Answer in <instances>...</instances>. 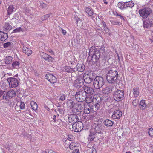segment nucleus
<instances>
[{
	"label": "nucleus",
	"instance_id": "1",
	"mask_svg": "<svg viewBox=\"0 0 153 153\" xmlns=\"http://www.w3.org/2000/svg\"><path fill=\"white\" fill-rule=\"evenodd\" d=\"M95 49L94 46H92L89 49V54L93 63L97 62L100 58L104 63L109 59L108 54L105 51L104 45L101 46L98 50Z\"/></svg>",
	"mask_w": 153,
	"mask_h": 153
},
{
	"label": "nucleus",
	"instance_id": "2",
	"mask_svg": "<svg viewBox=\"0 0 153 153\" xmlns=\"http://www.w3.org/2000/svg\"><path fill=\"white\" fill-rule=\"evenodd\" d=\"M106 79L109 83H113L116 82L118 76L116 68L110 66L105 69Z\"/></svg>",
	"mask_w": 153,
	"mask_h": 153
},
{
	"label": "nucleus",
	"instance_id": "3",
	"mask_svg": "<svg viewBox=\"0 0 153 153\" xmlns=\"http://www.w3.org/2000/svg\"><path fill=\"white\" fill-rule=\"evenodd\" d=\"M76 100L78 102H83L85 100L86 98L87 95L86 93L83 90L80 89L77 92L74 91Z\"/></svg>",
	"mask_w": 153,
	"mask_h": 153
},
{
	"label": "nucleus",
	"instance_id": "4",
	"mask_svg": "<svg viewBox=\"0 0 153 153\" xmlns=\"http://www.w3.org/2000/svg\"><path fill=\"white\" fill-rule=\"evenodd\" d=\"M104 83V80L103 77L96 76L94 80L93 85L96 89H99L102 86Z\"/></svg>",
	"mask_w": 153,
	"mask_h": 153
},
{
	"label": "nucleus",
	"instance_id": "5",
	"mask_svg": "<svg viewBox=\"0 0 153 153\" xmlns=\"http://www.w3.org/2000/svg\"><path fill=\"white\" fill-rule=\"evenodd\" d=\"M2 102L6 105L7 106L13 107L14 105V103L13 99H11L5 93L2 96Z\"/></svg>",
	"mask_w": 153,
	"mask_h": 153
},
{
	"label": "nucleus",
	"instance_id": "6",
	"mask_svg": "<svg viewBox=\"0 0 153 153\" xmlns=\"http://www.w3.org/2000/svg\"><path fill=\"white\" fill-rule=\"evenodd\" d=\"M124 97L123 90L117 89L115 91L113 94V98L115 101L119 102L121 101Z\"/></svg>",
	"mask_w": 153,
	"mask_h": 153
},
{
	"label": "nucleus",
	"instance_id": "7",
	"mask_svg": "<svg viewBox=\"0 0 153 153\" xmlns=\"http://www.w3.org/2000/svg\"><path fill=\"white\" fill-rule=\"evenodd\" d=\"M69 128L75 132H79L81 131L83 128V124L81 122H78L76 124L71 125Z\"/></svg>",
	"mask_w": 153,
	"mask_h": 153
},
{
	"label": "nucleus",
	"instance_id": "8",
	"mask_svg": "<svg viewBox=\"0 0 153 153\" xmlns=\"http://www.w3.org/2000/svg\"><path fill=\"white\" fill-rule=\"evenodd\" d=\"M6 81L9 83L10 87L11 88H16L19 85V81L18 79L14 77H10Z\"/></svg>",
	"mask_w": 153,
	"mask_h": 153
},
{
	"label": "nucleus",
	"instance_id": "9",
	"mask_svg": "<svg viewBox=\"0 0 153 153\" xmlns=\"http://www.w3.org/2000/svg\"><path fill=\"white\" fill-rule=\"evenodd\" d=\"M84 81L83 79L78 78L76 80L74 81L73 83L74 86L78 89L84 86Z\"/></svg>",
	"mask_w": 153,
	"mask_h": 153
},
{
	"label": "nucleus",
	"instance_id": "10",
	"mask_svg": "<svg viewBox=\"0 0 153 153\" xmlns=\"http://www.w3.org/2000/svg\"><path fill=\"white\" fill-rule=\"evenodd\" d=\"M82 90L87 94L94 95L95 94V91L93 88L86 85H84Z\"/></svg>",
	"mask_w": 153,
	"mask_h": 153
},
{
	"label": "nucleus",
	"instance_id": "11",
	"mask_svg": "<svg viewBox=\"0 0 153 153\" xmlns=\"http://www.w3.org/2000/svg\"><path fill=\"white\" fill-rule=\"evenodd\" d=\"M98 134L97 132H95L94 130L91 129L90 131V134L88 137V139L91 141H92L95 139L98 140L99 137L98 136Z\"/></svg>",
	"mask_w": 153,
	"mask_h": 153
},
{
	"label": "nucleus",
	"instance_id": "12",
	"mask_svg": "<svg viewBox=\"0 0 153 153\" xmlns=\"http://www.w3.org/2000/svg\"><path fill=\"white\" fill-rule=\"evenodd\" d=\"M45 78L51 84H54L57 81V78L56 76L51 74H47Z\"/></svg>",
	"mask_w": 153,
	"mask_h": 153
},
{
	"label": "nucleus",
	"instance_id": "13",
	"mask_svg": "<svg viewBox=\"0 0 153 153\" xmlns=\"http://www.w3.org/2000/svg\"><path fill=\"white\" fill-rule=\"evenodd\" d=\"M94 130L95 132L98 134H102L104 131V126L101 123H98L94 128L91 129Z\"/></svg>",
	"mask_w": 153,
	"mask_h": 153
},
{
	"label": "nucleus",
	"instance_id": "14",
	"mask_svg": "<svg viewBox=\"0 0 153 153\" xmlns=\"http://www.w3.org/2000/svg\"><path fill=\"white\" fill-rule=\"evenodd\" d=\"M153 20L151 17L146 19L143 21V27L145 28H148L151 27L153 24Z\"/></svg>",
	"mask_w": 153,
	"mask_h": 153
},
{
	"label": "nucleus",
	"instance_id": "15",
	"mask_svg": "<svg viewBox=\"0 0 153 153\" xmlns=\"http://www.w3.org/2000/svg\"><path fill=\"white\" fill-rule=\"evenodd\" d=\"M79 120L78 116L75 114H71L69 115L68 119V122L73 124H75Z\"/></svg>",
	"mask_w": 153,
	"mask_h": 153
},
{
	"label": "nucleus",
	"instance_id": "16",
	"mask_svg": "<svg viewBox=\"0 0 153 153\" xmlns=\"http://www.w3.org/2000/svg\"><path fill=\"white\" fill-rule=\"evenodd\" d=\"M40 55L42 58H43L45 59V60L48 61L49 62H52L53 60V58L52 57L44 52H40Z\"/></svg>",
	"mask_w": 153,
	"mask_h": 153
},
{
	"label": "nucleus",
	"instance_id": "17",
	"mask_svg": "<svg viewBox=\"0 0 153 153\" xmlns=\"http://www.w3.org/2000/svg\"><path fill=\"white\" fill-rule=\"evenodd\" d=\"M122 113L119 110H116L113 113L111 118L114 119H119L122 117Z\"/></svg>",
	"mask_w": 153,
	"mask_h": 153
},
{
	"label": "nucleus",
	"instance_id": "18",
	"mask_svg": "<svg viewBox=\"0 0 153 153\" xmlns=\"http://www.w3.org/2000/svg\"><path fill=\"white\" fill-rule=\"evenodd\" d=\"M151 10H139L140 15L143 18L146 17L151 13Z\"/></svg>",
	"mask_w": 153,
	"mask_h": 153
},
{
	"label": "nucleus",
	"instance_id": "19",
	"mask_svg": "<svg viewBox=\"0 0 153 153\" xmlns=\"http://www.w3.org/2000/svg\"><path fill=\"white\" fill-rule=\"evenodd\" d=\"M85 68V65L83 63H78L74 69L79 72H82L84 71Z\"/></svg>",
	"mask_w": 153,
	"mask_h": 153
},
{
	"label": "nucleus",
	"instance_id": "20",
	"mask_svg": "<svg viewBox=\"0 0 153 153\" xmlns=\"http://www.w3.org/2000/svg\"><path fill=\"white\" fill-rule=\"evenodd\" d=\"M103 123L107 127H108L112 126L114 123V122L108 119H106L104 121Z\"/></svg>",
	"mask_w": 153,
	"mask_h": 153
},
{
	"label": "nucleus",
	"instance_id": "21",
	"mask_svg": "<svg viewBox=\"0 0 153 153\" xmlns=\"http://www.w3.org/2000/svg\"><path fill=\"white\" fill-rule=\"evenodd\" d=\"M22 51L23 53L28 56L30 55L32 53L31 50L27 48L25 46H23L22 48Z\"/></svg>",
	"mask_w": 153,
	"mask_h": 153
},
{
	"label": "nucleus",
	"instance_id": "22",
	"mask_svg": "<svg viewBox=\"0 0 153 153\" xmlns=\"http://www.w3.org/2000/svg\"><path fill=\"white\" fill-rule=\"evenodd\" d=\"M101 103L100 102L96 103L94 106H91V112H96L100 107Z\"/></svg>",
	"mask_w": 153,
	"mask_h": 153
},
{
	"label": "nucleus",
	"instance_id": "23",
	"mask_svg": "<svg viewBox=\"0 0 153 153\" xmlns=\"http://www.w3.org/2000/svg\"><path fill=\"white\" fill-rule=\"evenodd\" d=\"M7 38L8 35L7 33L0 31V40L4 41Z\"/></svg>",
	"mask_w": 153,
	"mask_h": 153
},
{
	"label": "nucleus",
	"instance_id": "24",
	"mask_svg": "<svg viewBox=\"0 0 153 153\" xmlns=\"http://www.w3.org/2000/svg\"><path fill=\"white\" fill-rule=\"evenodd\" d=\"M69 144V145L68 144V146L71 150L75 149L76 148H77L79 146L78 144L74 142H71Z\"/></svg>",
	"mask_w": 153,
	"mask_h": 153
},
{
	"label": "nucleus",
	"instance_id": "25",
	"mask_svg": "<svg viewBox=\"0 0 153 153\" xmlns=\"http://www.w3.org/2000/svg\"><path fill=\"white\" fill-rule=\"evenodd\" d=\"M140 108L142 110H144L147 108V105L145 103V100H142L139 103Z\"/></svg>",
	"mask_w": 153,
	"mask_h": 153
},
{
	"label": "nucleus",
	"instance_id": "26",
	"mask_svg": "<svg viewBox=\"0 0 153 153\" xmlns=\"http://www.w3.org/2000/svg\"><path fill=\"white\" fill-rule=\"evenodd\" d=\"M6 93L11 99H13L12 98L14 97L16 95V92L13 90H10Z\"/></svg>",
	"mask_w": 153,
	"mask_h": 153
},
{
	"label": "nucleus",
	"instance_id": "27",
	"mask_svg": "<svg viewBox=\"0 0 153 153\" xmlns=\"http://www.w3.org/2000/svg\"><path fill=\"white\" fill-rule=\"evenodd\" d=\"M91 112V107L89 105L84 106V112L85 114H89Z\"/></svg>",
	"mask_w": 153,
	"mask_h": 153
},
{
	"label": "nucleus",
	"instance_id": "28",
	"mask_svg": "<svg viewBox=\"0 0 153 153\" xmlns=\"http://www.w3.org/2000/svg\"><path fill=\"white\" fill-rule=\"evenodd\" d=\"M126 3L124 2H119L117 4V7L119 9H123L126 8L127 7V5Z\"/></svg>",
	"mask_w": 153,
	"mask_h": 153
},
{
	"label": "nucleus",
	"instance_id": "29",
	"mask_svg": "<svg viewBox=\"0 0 153 153\" xmlns=\"http://www.w3.org/2000/svg\"><path fill=\"white\" fill-rule=\"evenodd\" d=\"M94 79L92 77H90L89 76H87V77L83 79L84 81L86 83L88 84L91 83L92 82Z\"/></svg>",
	"mask_w": 153,
	"mask_h": 153
},
{
	"label": "nucleus",
	"instance_id": "30",
	"mask_svg": "<svg viewBox=\"0 0 153 153\" xmlns=\"http://www.w3.org/2000/svg\"><path fill=\"white\" fill-rule=\"evenodd\" d=\"M62 70L64 71L67 72H73L74 71V69L71 68L70 66H65L62 68Z\"/></svg>",
	"mask_w": 153,
	"mask_h": 153
},
{
	"label": "nucleus",
	"instance_id": "31",
	"mask_svg": "<svg viewBox=\"0 0 153 153\" xmlns=\"http://www.w3.org/2000/svg\"><path fill=\"white\" fill-rule=\"evenodd\" d=\"M112 91L111 87L107 86L103 89L102 92L104 94H108L111 92Z\"/></svg>",
	"mask_w": 153,
	"mask_h": 153
},
{
	"label": "nucleus",
	"instance_id": "32",
	"mask_svg": "<svg viewBox=\"0 0 153 153\" xmlns=\"http://www.w3.org/2000/svg\"><path fill=\"white\" fill-rule=\"evenodd\" d=\"M133 93L135 97H138L139 94L138 88L137 87L134 88L133 90Z\"/></svg>",
	"mask_w": 153,
	"mask_h": 153
},
{
	"label": "nucleus",
	"instance_id": "33",
	"mask_svg": "<svg viewBox=\"0 0 153 153\" xmlns=\"http://www.w3.org/2000/svg\"><path fill=\"white\" fill-rule=\"evenodd\" d=\"M3 29L5 30H10L12 28V26L8 23H5L3 26Z\"/></svg>",
	"mask_w": 153,
	"mask_h": 153
},
{
	"label": "nucleus",
	"instance_id": "34",
	"mask_svg": "<svg viewBox=\"0 0 153 153\" xmlns=\"http://www.w3.org/2000/svg\"><path fill=\"white\" fill-rule=\"evenodd\" d=\"M30 104L32 109L34 111L36 110L38 106L37 104L35 102L32 101L30 102Z\"/></svg>",
	"mask_w": 153,
	"mask_h": 153
},
{
	"label": "nucleus",
	"instance_id": "35",
	"mask_svg": "<svg viewBox=\"0 0 153 153\" xmlns=\"http://www.w3.org/2000/svg\"><path fill=\"white\" fill-rule=\"evenodd\" d=\"M20 63L19 61H15L13 63L12 66L14 68H19Z\"/></svg>",
	"mask_w": 153,
	"mask_h": 153
},
{
	"label": "nucleus",
	"instance_id": "36",
	"mask_svg": "<svg viewBox=\"0 0 153 153\" xmlns=\"http://www.w3.org/2000/svg\"><path fill=\"white\" fill-rule=\"evenodd\" d=\"M13 59L12 57L11 56H6L4 59V61L6 64H9L11 62Z\"/></svg>",
	"mask_w": 153,
	"mask_h": 153
},
{
	"label": "nucleus",
	"instance_id": "37",
	"mask_svg": "<svg viewBox=\"0 0 153 153\" xmlns=\"http://www.w3.org/2000/svg\"><path fill=\"white\" fill-rule=\"evenodd\" d=\"M72 111L73 112V113L74 114L77 115L80 114L82 112V108L80 110L78 108L73 109Z\"/></svg>",
	"mask_w": 153,
	"mask_h": 153
},
{
	"label": "nucleus",
	"instance_id": "38",
	"mask_svg": "<svg viewBox=\"0 0 153 153\" xmlns=\"http://www.w3.org/2000/svg\"><path fill=\"white\" fill-rule=\"evenodd\" d=\"M86 12L89 16H91L94 17L96 14L94 13L93 10H86Z\"/></svg>",
	"mask_w": 153,
	"mask_h": 153
},
{
	"label": "nucleus",
	"instance_id": "39",
	"mask_svg": "<svg viewBox=\"0 0 153 153\" xmlns=\"http://www.w3.org/2000/svg\"><path fill=\"white\" fill-rule=\"evenodd\" d=\"M126 5H127V7L130 8H132L134 5V3L131 1L126 3Z\"/></svg>",
	"mask_w": 153,
	"mask_h": 153
},
{
	"label": "nucleus",
	"instance_id": "40",
	"mask_svg": "<svg viewBox=\"0 0 153 153\" xmlns=\"http://www.w3.org/2000/svg\"><path fill=\"white\" fill-rule=\"evenodd\" d=\"M1 87L4 89H6L8 87V85L7 82H3L2 84L1 85Z\"/></svg>",
	"mask_w": 153,
	"mask_h": 153
},
{
	"label": "nucleus",
	"instance_id": "41",
	"mask_svg": "<svg viewBox=\"0 0 153 153\" xmlns=\"http://www.w3.org/2000/svg\"><path fill=\"white\" fill-rule=\"evenodd\" d=\"M51 15V14H50L45 15L41 17V19L42 20H45L50 17Z\"/></svg>",
	"mask_w": 153,
	"mask_h": 153
},
{
	"label": "nucleus",
	"instance_id": "42",
	"mask_svg": "<svg viewBox=\"0 0 153 153\" xmlns=\"http://www.w3.org/2000/svg\"><path fill=\"white\" fill-rule=\"evenodd\" d=\"M22 30V29L21 27L16 28L13 30V33H17L19 32Z\"/></svg>",
	"mask_w": 153,
	"mask_h": 153
},
{
	"label": "nucleus",
	"instance_id": "43",
	"mask_svg": "<svg viewBox=\"0 0 153 153\" xmlns=\"http://www.w3.org/2000/svg\"><path fill=\"white\" fill-rule=\"evenodd\" d=\"M85 100L87 103H89L93 101V99L92 97H87L86 96V98Z\"/></svg>",
	"mask_w": 153,
	"mask_h": 153
},
{
	"label": "nucleus",
	"instance_id": "44",
	"mask_svg": "<svg viewBox=\"0 0 153 153\" xmlns=\"http://www.w3.org/2000/svg\"><path fill=\"white\" fill-rule=\"evenodd\" d=\"M11 43L10 42H7L4 43L3 44V47L4 48L10 47L11 46Z\"/></svg>",
	"mask_w": 153,
	"mask_h": 153
},
{
	"label": "nucleus",
	"instance_id": "45",
	"mask_svg": "<svg viewBox=\"0 0 153 153\" xmlns=\"http://www.w3.org/2000/svg\"><path fill=\"white\" fill-rule=\"evenodd\" d=\"M65 99V95L64 94H62L61 95L60 97L59 98V101L60 100L62 101H64Z\"/></svg>",
	"mask_w": 153,
	"mask_h": 153
},
{
	"label": "nucleus",
	"instance_id": "46",
	"mask_svg": "<svg viewBox=\"0 0 153 153\" xmlns=\"http://www.w3.org/2000/svg\"><path fill=\"white\" fill-rule=\"evenodd\" d=\"M110 22L111 24L113 25H117L119 23V22H118L114 20H110Z\"/></svg>",
	"mask_w": 153,
	"mask_h": 153
},
{
	"label": "nucleus",
	"instance_id": "47",
	"mask_svg": "<svg viewBox=\"0 0 153 153\" xmlns=\"http://www.w3.org/2000/svg\"><path fill=\"white\" fill-rule=\"evenodd\" d=\"M149 134L150 136H153V128H151L149 129Z\"/></svg>",
	"mask_w": 153,
	"mask_h": 153
},
{
	"label": "nucleus",
	"instance_id": "48",
	"mask_svg": "<svg viewBox=\"0 0 153 153\" xmlns=\"http://www.w3.org/2000/svg\"><path fill=\"white\" fill-rule=\"evenodd\" d=\"M25 107V104L24 102H20V108L21 109H23Z\"/></svg>",
	"mask_w": 153,
	"mask_h": 153
},
{
	"label": "nucleus",
	"instance_id": "49",
	"mask_svg": "<svg viewBox=\"0 0 153 153\" xmlns=\"http://www.w3.org/2000/svg\"><path fill=\"white\" fill-rule=\"evenodd\" d=\"M68 140L72 141L74 140V137L72 135H69L68 136L67 138Z\"/></svg>",
	"mask_w": 153,
	"mask_h": 153
},
{
	"label": "nucleus",
	"instance_id": "50",
	"mask_svg": "<svg viewBox=\"0 0 153 153\" xmlns=\"http://www.w3.org/2000/svg\"><path fill=\"white\" fill-rule=\"evenodd\" d=\"M59 30L62 33V34L64 35H66V34L67 32L65 30L62 29L60 27H59Z\"/></svg>",
	"mask_w": 153,
	"mask_h": 153
},
{
	"label": "nucleus",
	"instance_id": "51",
	"mask_svg": "<svg viewBox=\"0 0 153 153\" xmlns=\"http://www.w3.org/2000/svg\"><path fill=\"white\" fill-rule=\"evenodd\" d=\"M138 102L137 100H133L132 102L133 105L134 106H137V105Z\"/></svg>",
	"mask_w": 153,
	"mask_h": 153
},
{
	"label": "nucleus",
	"instance_id": "52",
	"mask_svg": "<svg viewBox=\"0 0 153 153\" xmlns=\"http://www.w3.org/2000/svg\"><path fill=\"white\" fill-rule=\"evenodd\" d=\"M76 14V16H75V19H76L77 22H78L80 20V19L78 17H77V16H79V13H76V12H75Z\"/></svg>",
	"mask_w": 153,
	"mask_h": 153
},
{
	"label": "nucleus",
	"instance_id": "53",
	"mask_svg": "<svg viewBox=\"0 0 153 153\" xmlns=\"http://www.w3.org/2000/svg\"><path fill=\"white\" fill-rule=\"evenodd\" d=\"M73 153H80L79 150L78 148H76L74 149L72 152Z\"/></svg>",
	"mask_w": 153,
	"mask_h": 153
},
{
	"label": "nucleus",
	"instance_id": "54",
	"mask_svg": "<svg viewBox=\"0 0 153 153\" xmlns=\"http://www.w3.org/2000/svg\"><path fill=\"white\" fill-rule=\"evenodd\" d=\"M84 107L83 105H82L81 104H78L77 108H78L80 110L82 109V111L83 110V108Z\"/></svg>",
	"mask_w": 153,
	"mask_h": 153
},
{
	"label": "nucleus",
	"instance_id": "55",
	"mask_svg": "<svg viewBox=\"0 0 153 153\" xmlns=\"http://www.w3.org/2000/svg\"><path fill=\"white\" fill-rule=\"evenodd\" d=\"M113 14L116 16H119V15H120V14H119L116 10H113Z\"/></svg>",
	"mask_w": 153,
	"mask_h": 153
},
{
	"label": "nucleus",
	"instance_id": "56",
	"mask_svg": "<svg viewBox=\"0 0 153 153\" xmlns=\"http://www.w3.org/2000/svg\"><path fill=\"white\" fill-rule=\"evenodd\" d=\"M104 30L106 33H108L109 32V29L107 27L104 28Z\"/></svg>",
	"mask_w": 153,
	"mask_h": 153
},
{
	"label": "nucleus",
	"instance_id": "57",
	"mask_svg": "<svg viewBox=\"0 0 153 153\" xmlns=\"http://www.w3.org/2000/svg\"><path fill=\"white\" fill-rule=\"evenodd\" d=\"M13 10H7V14L8 15H10L11 14H12V12H13Z\"/></svg>",
	"mask_w": 153,
	"mask_h": 153
},
{
	"label": "nucleus",
	"instance_id": "58",
	"mask_svg": "<svg viewBox=\"0 0 153 153\" xmlns=\"http://www.w3.org/2000/svg\"><path fill=\"white\" fill-rule=\"evenodd\" d=\"M56 116L54 115L53 116L52 119L53 120V121L54 122H56Z\"/></svg>",
	"mask_w": 153,
	"mask_h": 153
},
{
	"label": "nucleus",
	"instance_id": "59",
	"mask_svg": "<svg viewBox=\"0 0 153 153\" xmlns=\"http://www.w3.org/2000/svg\"><path fill=\"white\" fill-rule=\"evenodd\" d=\"M70 103L71 105V107H73L74 106L75 104L74 102L73 101L71 100L70 101Z\"/></svg>",
	"mask_w": 153,
	"mask_h": 153
},
{
	"label": "nucleus",
	"instance_id": "60",
	"mask_svg": "<svg viewBox=\"0 0 153 153\" xmlns=\"http://www.w3.org/2000/svg\"><path fill=\"white\" fill-rule=\"evenodd\" d=\"M92 153H97L96 149L94 148H93L92 149Z\"/></svg>",
	"mask_w": 153,
	"mask_h": 153
},
{
	"label": "nucleus",
	"instance_id": "61",
	"mask_svg": "<svg viewBox=\"0 0 153 153\" xmlns=\"http://www.w3.org/2000/svg\"><path fill=\"white\" fill-rule=\"evenodd\" d=\"M15 8L13 5H10L8 7V10H13Z\"/></svg>",
	"mask_w": 153,
	"mask_h": 153
},
{
	"label": "nucleus",
	"instance_id": "62",
	"mask_svg": "<svg viewBox=\"0 0 153 153\" xmlns=\"http://www.w3.org/2000/svg\"><path fill=\"white\" fill-rule=\"evenodd\" d=\"M102 25L103 27L104 28L107 27L105 22L104 21H103L102 22Z\"/></svg>",
	"mask_w": 153,
	"mask_h": 153
},
{
	"label": "nucleus",
	"instance_id": "63",
	"mask_svg": "<svg viewBox=\"0 0 153 153\" xmlns=\"http://www.w3.org/2000/svg\"><path fill=\"white\" fill-rule=\"evenodd\" d=\"M5 148L8 150H9L10 149V146L9 145H6L5 146Z\"/></svg>",
	"mask_w": 153,
	"mask_h": 153
},
{
	"label": "nucleus",
	"instance_id": "64",
	"mask_svg": "<svg viewBox=\"0 0 153 153\" xmlns=\"http://www.w3.org/2000/svg\"><path fill=\"white\" fill-rule=\"evenodd\" d=\"M4 94L3 92L2 91H0V97L2 96H3Z\"/></svg>",
	"mask_w": 153,
	"mask_h": 153
}]
</instances>
